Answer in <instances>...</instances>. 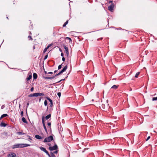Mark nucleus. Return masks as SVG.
<instances>
[{"label": "nucleus", "instance_id": "f257e3e1", "mask_svg": "<svg viewBox=\"0 0 157 157\" xmlns=\"http://www.w3.org/2000/svg\"><path fill=\"white\" fill-rule=\"evenodd\" d=\"M29 146H30L29 144H18L13 145L12 148L13 149H14L17 148H23L28 147Z\"/></svg>", "mask_w": 157, "mask_h": 157}, {"label": "nucleus", "instance_id": "f03ea898", "mask_svg": "<svg viewBox=\"0 0 157 157\" xmlns=\"http://www.w3.org/2000/svg\"><path fill=\"white\" fill-rule=\"evenodd\" d=\"M109 4H110L108 7V9L110 11L113 12V8L115 6V5L113 3V1H109Z\"/></svg>", "mask_w": 157, "mask_h": 157}, {"label": "nucleus", "instance_id": "7ed1b4c3", "mask_svg": "<svg viewBox=\"0 0 157 157\" xmlns=\"http://www.w3.org/2000/svg\"><path fill=\"white\" fill-rule=\"evenodd\" d=\"M53 140V137L52 136H49L45 138L43 142L44 143L49 142Z\"/></svg>", "mask_w": 157, "mask_h": 157}, {"label": "nucleus", "instance_id": "20e7f679", "mask_svg": "<svg viewBox=\"0 0 157 157\" xmlns=\"http://www.w3.org/2000/svg\"><path fill=\"white\" fill-rule=\"evenodd\" d=\"M51 116V114H49L48 115L46 116V117H44L43 116L42 117V121L43 122V120H44V122H45V120H48L49 118H50Z\"/></svg>", "mask_w": 157, "mask_h": 157}, {"label": "nucleus", "instance_id": "39448f33", "mask_svg": "<svg viewBox=\"0 0 157 157\" xmlns=\"http://www.w3.org/2000/svg\"><path fill=\"white\" fill-rule=\"evenodd\" d=\"M58 148V146L56 144L53 147H49V149L50 151H53L56 150Z\"/></svg>", "mask_w": 157, "mask_h": 157}, {"label": "nucleus", "instance_id": "423d86ee", "mask_svg": "<svg viewBox=\"0 0 157 157\" xmlns=\"http://www.w3.org/2000/svg\"><path fill=\"white\" fill-rule=\"evenodd\" d=\"M8 157H17L15 153L13 152H10L7 155Z\"/></svg>", "mask_w": 157, "mask_h": 157}, {"label": "nucleus", "instance_id": "0eeeda50", "mask_svg": "<svg viewBox=\"0 0 157 157\" xmlns=\"http://www.w3.org/2000/svg\"><path fill=\"white\" fill-rule=\"evenodd\" d=\"M42 123L43 124V125L44 129L46 132V133L47 134H48V130H47V128L45 126V122H44V121L43 120V122H42Z\"/></svg>", "mask_w": 157, "mask_h": 157}, {"label": "nucleus", "instance_id": "6e6552de", "mask_svg": "<svg viewBox=\"0 0 157 157\" xmlns=\"http://www.w3.org/2000/svg\"><path fill=\"white\" fill-rule=\"evenodd\" d=\"M52 44H48L47 47H46L44 50V51H43V53H45L47 51V50L51 46H52Z\"/></svg>", "mask_w": 157, "mask_h": 157}, {"label": "nucleus", "instance_id": "1a4fd4ad", "mask_svg": "<svg viewBox=\"0 0 157 157\" xmlns=\"http://www.w3.org/2000/svg\"><path fill=\"white\" fill-rule=\"evenodd\" d=\"M56 76H55H55H53L51 77H44V78L46 79H52L54 78Z\"/></svg>", "mask_w": 157, "mask_h": 157}, {"label": "nucleus", "instance_id": "9d476101", "mask_svg": "<svg viewBox=\"0 0 157 157\" xmlns=\"http://www.w3.org/2000/svg\"><path fill=\"white\" fill-rule=\"evenodd\" d=\"M38 93H35L33 94H31L29 95V97H38Z\"/></svg>", "mask_w": 157, "mask_h": 157}, {"label": "nucleus", "instance_id": "9b49d317", "mask_svg": "<svg viewBox=\"0 0 157 157\" xmlns=\"http://www.w3.org/2000/svg\"><path fill=\"white\" fill-rule=\"evenodd\" d=\"M64 49L65 50L66 52L67 56H68L69 54V51L67 47L64 46Z\"/></svg>", "mask_w": 157, "mask_h": 157}, {"label": "nucleus", "instance_id": "f8f14e48", "mask_svg": "<svg viewBox=\"0 0 157 157\" xmlns=\"http://www.w3.org/2000/svg\"><path fill=\"white\" fill-rule=\"evenodd\" d=\"M40 149L42 151H43L44 152H45V153L46 152H47V151L46 150V149L42 147H40Z\"/></svg>", "mask_w": 157, "mask_h": 157}, {"label": "nucleus", "instance_id": "ddd939ff", "mask_svg": "<svg viewBox=\"0 0 157 157\" xmlns=\"http://www.w3.org/2000/svg\"><path fill=\"white\" fill-rule=\"evenodd\" d=\"M6 125H7L6 124V123H4L2 122L0 124V126L2 127H5Z\"/></svg>", "mask_w": 157, "mask_h": 157}, {"label": "nucleus", "instance_id": "4468645a", "mask_svg": "<svg viewBox=\"0 0 157 157\" xmlns=\"http://www.w3.org/2000/svg\"><path fill=\"white\" fill-rule=\"evenodd\" d=\"M35 137L38 140H40L42 138V137L38 135H36L35 136Z\"/></svg>", "mask_w": 157, "mask_h": 157}, {"label": "nucleus", "instance_id": "2eb2a0df", "mask_svg": "<svg viewBox=\"0 0 157 157\" xmlns=\"http://www.w3.org/2000/svg\"><path fill=\"white\" fill-rule=\"evenodd\" d=\"M8 116V115L7 114H4L1 115V117H0V120H1L2 118L7 117Z\"/></svg>", "mask_w": 157, "mask_h": 157}, {"label": "nucleus", "instance_id": "dca6fc26", "mask_svg": "<svg viewBox=\"0 0 157 157\" xmlns=\"http://www.w3.org/2000/svg\"><path fill=\"white\" fill-rule=\"evenodd\" d=\"M47 124L49 126V129L50 130V131L51 132L52 131V128H51V122H49Z\"/></svg>", "mask_w": 157, "mask_h": 157}, {"label": "nucleus", "instance_id": "f3484780", "mask_svg": "<svg viewBox=\"0 0 157 157\" xmlns=\"http://www.w3.org/2000/svg\"><path fill=\"white\" fill-rule=\"evenodd\" d=\"M118 85H113L111 87V89H117L118 87Z\"/></svg>", "mask_w": 157, "mask_h": 157}, {"label": "nucleus", "instance_id": "a211bd4d", "mask_svg": "<svg viewBox=\"0 0 157 157\" xmlns=\"http://www.w3.org/2000/svg\"><path fill=\"white\" fill-rule=\"evenodd\" d=\"M32 78V75H29L28 77L27 78H26V80L27 81H28L30 79Z\"/></svg>", "mask_w": 157, "mask_h": 157}, {"label": "nucleus", "instance_id": "6ab92c4d", "mask_svg": "<svg viewBox=\"0 0 157 157\" xmlns=\"http://www.w3.org/2000/svg\"><path fill=\"white\" fill-rule=\"evenodd\" d=\"M33 78L34 79H36L37 78V75L36 73H34L33 74Z\"/></svg>", "mask_w": 157, "mask_h": 157}, {"label": "nucleus", "instance_id": "aec40b11", "mask_svg": "<svg viewBox=\"0 0 157 157\" xmlns=\"http://www.w3.org/2000/svg\"><path fill=\"white\" fill-rule=\"evenodd\" d=\"M22 121L24 123H25L27 124L28 123L25 118L24 117H23L22 118Z\"/></svg>", "mask_w": 157, "mask_h": 157}, {"label": "nucleus", "instance_id": "412c9836", "mask_svg": "<svg viewBox=\"0 0 157 157\" xmlns=\"http://www.w3.org/2000/svg\"><path fill=\"white\" fill-rule=\"evenodd\" d=\"M101 108L103 109H104L105 108V105L104 104H102L101 105V106H100Z\"/></svg>", "mask_w": 157, "mask_h": 157}, {"label": "nucleus", "instance_id": "4be33fe9", "mask_svg": "<svg viewBox=\"0 0 157 157\" xmlns=\"http://www.w3.org/2000/svg\"><path fill=\"white\" fill-rule=\"evenodd\" d=\"M67 65H66L62 70L64 72L67 69Z\"/></svg>", "mask_w": 157, "mask_h": 157}, {"label": "nucleus", "instance_id": "5701e85b", "mask_svg": "<svg viewBox=\"0 0 157 157\" xmlns=\"http://www.w3.org/2000/svg\"><path fill=\"white\" fill-rule=\"evenodd\" d=\"M38 96L44 95V94L43 93H38Z\"/></svg>", "mask_w": 157, "mask_h": 157}, {"label": "nucleus", "instance_id": "b1692460", "mask_svg": "<svg viewBox=\"0 0 157 157\" xmlns=\"http://www.w3.org/2000/svg\"><path fill=\"white\" fill-rule=\"evenodd\" d=\"M140 74V72H138L136 74V75L135 76V77L136 78H137L138 77V75Z\"/></svg>", "mask_w": 157, "mask_h": 157}, {"label": "nucleus", "instance_id": "393cba45", "mask_svg": "<svg viewBox=\"0 0 157 157\" xmlns=\"http://www.w3.org/2000/svg\"><path fill=\"white\" fill-rule=\"evenodd\" d=\"M68 21H66V22H65L63 24V27H65L66 25L68 24Z\"/></svg>", "mask_w": 157, "mask_h": 157}, {"label": "nucleus", "instance_id": "a878e982", "mask_svg": "<svg viewBox=\"0 0 157 157\" xmlns=\"http://www.w3.org/2000/svg\"><path fill=\"white\" fill-rule=\"evenodd\" d=\"M46 98L50 102V103L52 102V100L50 98L47 97H46Z\"/></svg>", "mask_w": 157, "mask_h": 157}, {"label": "nucleus", "instance_id": "bb28decb", "mask_svg": "<svg viewBox=\"0 0 157 157\" xmlns=\"http://www.w3.org/2000/svg\"><path fill=\"white\" fill-rule=\"evenodd\" d=\"M17 133L19 135L25 134V133L21 132H18Z\"/></svg>", "mask_w": 157, "mask_h": 157}, {"label": "nucleus", "instance_id": "cd10ccee", "mask_svg": "<svg viewBox=\"0 0 157 157\" xmlns=\"http://www.w3.org/2000/svg\"><path fill=\"white\" fill-rule=\"evenodd\" d=\"M28 38L29 39V40H33V39L32 38V36H28Z\"/></svg>", "mask_w": 157, "mask_h": 157}, {"label": "nucleus", "instance_id": "c85d7f7f", "mask_svg": "<svg viewBox=\"0 0 157 157\" xmlns=\"http://www.w3.org/2000/svg\"><path fill=\"white\" fill-rule=\"evenodd\" d=\"M44 105L45 106H46L48 105L47 101L46 100H45L44 101Z\"/></svg>", "mask_w": 157, "mask_h": 157}, {"label": "nucleus", "instance_id": "c756f323", "mask_svg": "<svg viewBox=\"0 0 157 157\" xmlns=\"http://www.w3.org/2000/svg\"><path fill=\"white\" fill-rule=\"evenodd\" d=\"M152 100L153 101H157V97L153 98H152Z\"/></svg>", "mask_w": 157, "mask_h": 157}, {"label": "nucleus", "instance_id": "7c9ffc66", "mask_svg": "<svg viewBox=\"0 0 157 157\" xmlns=\"http://www.w3.org/2000/svg\"><path fill=\"white\" fill-rule=\"evenodd\" d=\"M63 64V63H62L61 65H60L58 66V69L59 70L61 68L62 65Z\"/></svg>", "mask_w": 157, "mask_h": 157}, {"label": "nucleus", "instance_id": "2f4dec72", "mask_svg": "<svg viewBox=\"0 0 157 157\" xmlns=\"http://www.w3.org/2000/svg\"><path fill=\"white\" fill-rule=\"evenodd\" d=\"M66 38L67 39H68L69 40V42H71L72 41L71 39L70 38L67 37H66Z\"/></svg>", "mask_w": 157, "mask_h": 157}, {"label": "nucleus", "instance_id": "473e14b6", "mask_svg": "<svg viewBox=\"0 0 157 157\" xmlns=\"http://www.w3.org/2000/svg\"><path fill=\"white\" fill-rule=\"evenodd\" d=\"M61 95V93L60 92H58L57 93V95L59 98H60V97Z\"/></svg>", "mask_w": 157, "mask_h": 157}, {"label": "nucleus", "instance_id": "72a5a7b5", "mask_svg": "<svg viewBox=\"0 0 157 157\" xmlns=\"http://www.w3.org/2000/svg\"><path fill=\"white\" fill-rule=\"evenodd\" d=\"M5 107V105H2L1 107V109H3Z\"/></svg>", "mask_w": 157, "mask_h": 157}, {"label": "nucleus", "instance_id": "f704fd0d", "mask_svg": "<svg viewBox=\"0 0 157 157\" xmlns=\"http://www.w3.org/2000/svg\"><path fill=\"white\" fill-rule=\"evenodd\" d=\"M48 57V55H46L45 56V57H44V60H45V59H46Z\"/></svg>", "mask_w": 157, "mask_h": 157}, {"label": "nucleus", "instance_id": "c9c22d12", "mask_svg": "<svg viewBox=\"0 0 157 157\" xmlns=\"http://www.w3.org/2000/svg\"><path fill=\"white\" fill-rule=\"evenodd\" d=\"M23 111H22L21 112V117L23 116Z\"/></svg>", "mask_w": 157, "mask_h": 157}, {"label": "nucleus", "instance_id": "e433bc0d", "mask_svg": "<svg viewBox=\"0 0 157 157\" xmlns=\"http://www.w3.org/2000/svg\"><path fill=\"white\" fill-rule=\"evenodd\" d=\"M46 153L48 156L49 157H51L50 154H49L48 152L47 151V152H46Z\"/></svg>", "mask_w": 157, "mask_h": 157}, {"label": "nucleus", "instance_id": "4c0bfd02", "mask_svg": "<svg viewBox=\"0 0 157 157\" xmlns=\"http://www.w3.org/2000/svg\"><path fill=\"white\" fill-rule=\"evenodd\" d=\"M33 90H34V88L33 87H32L30 89L31 91L33 92Z\"/></svg>", "mask_w": 157, "mask_h": 157}, {"label": "nucleus", "instance_id": "58836bf2", "mask_svg": "<svg viewBox=\"0 0 157 157\" xmlns=\"http://www.w3.org/2000/svg\"><path fill=\"white\" fill-rule=\"evenodd\" d=\"M53 106V102H52L50 103V107H52Z\"/></svg>", "mask_w": 157, "mask_h": 157}, {"label": "nucleus", "instance_id": "ea45409f", "mask_svg": "<svg viewBox=\"0 0 157 157\" xmlns=\"http://www.w3.org/2000/svg\"><path fill=\"white\" fill-rule=\"evenodd\" d=\"M65 58L63 57L62 58V61H63V62H64L65 61Z\"/></svg>", "mask_w": 157, "mask_h": 157}, {"label": "nucleus", "instance_id": "a19ab883", "mask_svg": "<svg viewBox=\"0 0 157 157\" xmlns=\"http://www.w3.org/2000/svg\"><path fill=\"white\" fill-rule=\"evenodd\" d=\"M150 136H148L147 137V139L146 140V141H147L148 140H149L150 139Z\"/></svg>", "mask_w": 157, "mask_h": 157}, {"label": "nucleus", "instance_id": "79ce46f5", "mask_svg": "<svg viewBox=\"0 0 157 157\" xmlns=\"http://www.w3.org/2000/svg\"><path fill=\"white\" fill-rule=\"evenodd\" d=\"M65 79H61L60 80V81L57 82V83H59V82H60L61 81H62V80H64Z\"/></svg>", "mask_w": 157, "mask_h": 157}, {"label": "nucleus", "instance_id": "37998d69", "mask_svg": "<svg viewBox=\"0 0 157 157\" xmlns=\"http://www.w3.org/2000/svg\"><path fill=\"white\" fill-rule=\"evenodd\" d=\"M103 39V38L102 37H101V38H100L99 39H98V40H102V39Z\"/></svg>", "mask_w": 157, "mask_h": 157}, {"label": "nucleus", "instance_id": "c03bdc74", "mask_svg": "<svg viewBox=\"0 0 157 157\" xmlns=\"http://www.w3.org/2000/svg\"><path fill=\"white\" fill-rule=\"evenodd\" d=\"M53 34L54 36H55V35H56V34L55 33V31H53Z\"/></svg>", "mask_w": 157, "mask_h": 157}, {"label": "nucleus", "instance_id": "a18cd8bd", "mask_svg": "<svg viewBox=\"0 0 157 157\" xmlns=\"http://www.w3.org/2000/svg\"><path fill=\"white\" fill-rule=\"evenodd\" d=\"M63 55H63V53H62H62H61V56H62L63 57Z\"/></svg>", "mask_w": 157, "mask_h": 157}, {"label": "nucleus", "instance_id": "49530a36", "mask_svg": "<svg viewBox=\"0 0 157 157\" xmlns=\"http://www.w3.org/2000/svg\"><path fill=\"white\" fill-rule=\"evenodd\" d=\"M48 74H53V73L52 72H48Z\"/></svg>", "mask_w": 157, "mask_h": 157}, {"label": "nucleus", "instance_id": "de8ad7c7", "mask_svg": "<svg viewBox=\"0 0 157 157\" xmlns=\"http://www.w3.org/2000/svg\"><path fill=\"white\" fill-rule=\"evenodd\" d=\"M60 74H59V73H58L57 74H56V75H55V76H58V75H59Z\"/></svg>", "mask_w": 157, "mask_h": 157}, {"label": "nucleus", "instance_id": "09e8293b", "mask_svg": "<svg viewBox=\"0 0 157 157\" xmlns=\"http://www.w3.org/2000/svg\"><path fill=\"white\" fill-rule=\"evenodd\" d=\"M3 134H5V135H7V132H5L3 133Z\"/></svg>", "mask_w": 157, "mask_h": 157}, {"label": "nucleus", "instance_id": "8fccbe9b", "mask_svg": "<svg viewBox=\"0 0 157 157\" xmlns=\"http://www.w3.org/2000/svg\"><path fill=\"white\" fill-rule=\"evenodd\" d=\"M51 153L52 154H51L52 156H54V154L53 153L51 152Z\"/></svg>", "mask_w": 157, "mask_h": 157}, {"label": "nucleus", "instance_id": "3c124183", "mask_svg": "<svg viewBox=\"0 0 157 157\" xmlns=\"http://www.w3.org/2000/svg\"><path fill=\"white\" fill-rule=\"evenodd\" d=\"M29 34H30V35H31L32 34L31 32L30 31H29Z\"/></svg>", "mask_w": 157, "mask_h": 157}, {"label": "nucleus", "instance_id": "603ef678", "mask_svg": "<svg viewBox=\"0 0 157 157\" xmlns=\"http://www.w3.org/2000/svg\"><path fill=\"white\" fill-rule=\"evenodd\" d=\"M44 72L45 73V74H47V71H44Z\"/></svg>", "mask_w": 157, "mask_h": 157}, {"label": "nucleus", "instance_id": "864d4df0", "mask_svg": "<svg viewBox=\"0 0 157 157\" xmlns=\"http://www.w3.org/2000/svg\"><path fill=\"white\" fill-rule=\"evenodd\" d=\"M57 71V70H55V71H54V73H56Z\"/></svg>", "mask_w": 157, "mask_h": 157}, {"label": "nucleus", "instance_id": "5fc2aeb1", "mask_svg": "<svg viewBox=\"0 0 157 157\" xmlns=\"http://www.w3.org/2000/svg\"><path fill=\"white\" fill-rule=\"evenodd\" d=\"M61 72H62V73L63 72H64V71L62 70L61 71Z\"/></svg>", "mask_w": 157, "mask_h": 157}, {"label": "nucleus", "instance_id": "6e6d98bb", "mask_svg": "<svg viewBox=\"0 0 157 157\" xmlns=\"http://www.w3.org/2000/svg\"><path fill=\"white\" fill-rule=\"evenodd\" d=\"M19 108H20V107H21V105H20V104H19Z\"/></svg>", "mask_w": 157, "mask_h": 157}, {"label": "nucleus", "instance_id": "4d7b16f0", "mask_svg": "<svg viewBox=\"0 0 157 157\" xmlns=\"http://www.w3.org/2000/svg\"><path fill=\"white\" fill-rule=\"evenodd\" d=\"M59 74L60 75L61 74H62V72H61V71H60L59 72Z\"/></svg>", "mask_w": 157, "mask_h": 157}, {"label": "nucleus", "instance_id": "13d9d810", "mask_svg": "<svg viewBox=\"0 0 157 157\" xmlns=\"http://www.w3.org/2000/svg\"><path fill=\"white\" fill-rule=\"evenodd\" d=\"M29 105V103H27V106H28Z\"/></svg>", "mask_w": 157, "mask_h": 157}, {"label": "nucleus", "instance_id": "bf43d9fd", "mask_svg": "<svg viewBox=\"0 0 157 157\" xmlns=\"http://www.w3.org/2000/svg\"><path fill=\"white\" fill-rule=\"evenodd\" d=\"M57 152V151H56L55 152H54V153H56Z\"/></svg>", "mask_w": 157, "mask_h": 157}, {"label": "nucleus", "instance_id": "052dcab7", "mask_svg": "<svg viewBox=\"0 0 157 157\" xmlns=\"http://www.w3.org/2000/svg\"><path fill=\"white\" fill-rule=\"evenodd\" d=\"M28 137H29V139H30V136H28Z\"/></svg>", "mask_w": 157, "mask_h": 157}, {"label": "nucleus", "instance_id": "680f3d73", "mask_svg": "<svg viewBox=\"0 0 157 157\" xmlns=\"http://www.w3.org/2000/svg\"><path fill=\"white\" fill-rule=\"evenodd\" d=\"M6 18L7 19H8V17H7Z\"/></svg>", "mask_w": 157, "mask_h": 157}, {"label": "nucleus", "instance_id": "e2e57ef3", "mask_svg": "<svg viewBox=\"0 0 157 157\" xmlns=\"http://www.w3.org/2000/svg\"><path fill=\"white\" fill-rule=\"evenodd\" d=\"M121 29V28H119V29Z\"/></svg>", "mask_w": 157, "mask_h": 157}, {"label": "nucleus", "instance_id": "0e129e2a", "mask_svg": "<svg viewBox=\"0 0 157 157\" xmlns=\"http://www.w3.org/2000/svg\"><path fill=\"white\" fill-rule=\"evenodd\" d=\"M121 29V28H119V29Z\"/></svg>", "mask_w": 157, "mask_h": 157}, {"label": "nucleus", "instance_id": "69168bd1", "mask_svg": "<svg viewBox=\"0 0 157 157\" xmlns=\"http://www.w3.org/2000/svg\"><path fill=\"white\" fill-rule=\"evenodd\" d=\"M40 100H41V98L40 99Z\"/></svg>", "mask_w": 157, "mask_h": 157}]
</instances>
